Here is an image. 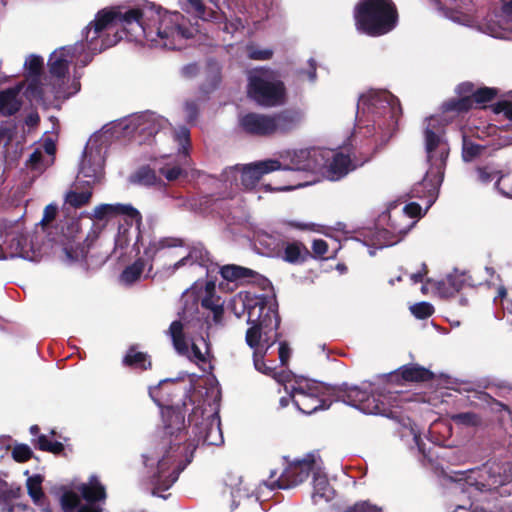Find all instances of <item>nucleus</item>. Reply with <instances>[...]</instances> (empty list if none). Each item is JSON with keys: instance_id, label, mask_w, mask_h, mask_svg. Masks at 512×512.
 Listing matches in <instances>:
<instances>
[{"instance_id": "69168bd1", "label": "nucleus", "mask_w": 512, "mask_h": 512, "mask_svg": "<svg viewBox=\"0 0 512 512\" xmlns=\"http://www.w3.org/2000/svg\"><path fill=\"white\" fill-rule=\"evenodd\" d=\"M290 357V349L285 343H280L279 359L282 365H285Z\"/></svg>"}, {"instance_id": "09e8293b", "label": "nucleus", "mask_w": 512, "mask_h": 512, "mask_svg": "<svg viewBox=\"0 0 512 512\" xmlns=\"http://www.w3.org/2000/svg\"><path fill=\"white\" fill-rule=\"evenodd\" d=\"M272 54V50L270 49H261L253 44L246 46V55L250 59L267 60L271 58Z\"/></svg>"}, {"instance_id": "423d86ee", "label": "nucleus", "mask_w": 512, "mask_h": 512, "mask_svg": "<svg viewBox=\"0 0 512 512\" xmlns=\"http://www.w3.org/2000/svg\"><path fill=\"white\" fill-rule=\"evenodd\" d=\"M401 114L399 101L385 90H370L360 96L357 104V118L362 122H373L374 129L383 136H391Z\"/></svg>"}, {"instance_id": "13d9d810", "label": "nucleus", "mask_w": 512, "mask_h": 512, "mask_svg": "<svg viewBox=\"0 0 512 512\" xmlns=\"http://www.w3.org/2000/svg\"><path fill=\"white\" fill-rule=\"evenodd\" d=\"M242 28H244V26H243L241 19H239V18H235L230 21H227L224 23V26H223V30L226 31L227 33H231V34L239 31Z\"/></svg>"}, {"instance_id": "b1692460", "label": "nucleus", "mask_w": 512, "mask_h": 512, "mask_svg": "<svg viewBox=\"0 0 512 512\" xmlns=\"http://www.w3.org/2000/svg\"><path fill=\"white\" fill-rule=\"evenodd\" d=\"M123 215L136 224L141 223V214L130 204H101L94 208L92 216L99 221L110 220Z\"/></svg>"}, {"instance_id": "aec40b11", "label": "nucleus", "mask_w": 512, "mask_h": 512, "mask_svg": "<svg viewBox=\"0 0 512 512\" xmlns=\"http://www.w3.org/2000/svg\"><path fill=\"white\" fill-rule=\"evenodd\" d=\"M240 129L253 136L274 135L272 114L247 113L239 117Z\"/></svg>"}, {"instance_id": "4468645a", "label": "nucleus", "mask_w": 512, "mask_h": 512, "mask_svg": "<svg viewBox=\"0 0 512 512\" xmlns=\"http://www.w3.org/2000/svg\"><path fill=\"white\" fill-rule=\"evenodd\" d=\"M106 132L94 134L88 140L80 163L79 174L86 178L90 186L101 180L103 176V165L108 144Z\"/></svg>"}, {"instance_id": "bb28decb", "label": "nucleus", "mask_w": 512, "mask_h": 512, "mask_svg": "<svg viewBox=\"0 0 512 512\" xmlns=\"http://www.w3.org/2000/svg\"><path fill=\"white\" fill-rule=\"evenodd\" d=\"M153 258H137L131 265L127 266L119 276L122 285L129 286L139 280L144 274L148 276L152 269Z\"/></svg>"}, {"instance_id": "dca6fc26", "label": "nucleus", "mask_w": 512, "mask_h": 512, "mask_svg": "<svg viewBox=\"0 0 512 512\" xmlns=\"http://www.w3.org/2000/svg\"><path fill=\"white\" fill-rule=\"evenodd\" d=\"M281 168V162L275 159H265L250 163L243 167H232L225 170V179L237 180L240 177L245 189H252L265 174L277 171Z\"/></svg>"}, {"instance_id": "e433bc0d", "label": "nucleus", "mask_w": 512, "mask_h": 512, "mask_svg": "<svg viewBox=\"0 0 512 512\" xmlns=\"http://www.w3.org/2000/svg\"><path fill=\"white\" fill-rule=\"evenodd\" d=\"M401 375L407 381H426L432 378V373L429 370L416 365L402 367Z\"/></svg>"}, {"instance_id": "7c9ffc66", "label": "nucleus", "mask_w": 512, "mask_h": 512, "mask_svg": "<svg viewBox=\"0 0 512 512\" xmlns=\"http://www.w3.org/2000/svg\"><path fill=\"white\" fill-rule=\"evenodd\" d=\"M221 276L227 281H239L241 283L255 281L259 274L239 265H224L220 267Z\"/></svg>"}, {"instance_id": "49530a36", "label": "nucleus", "mask_w": 512, "mask_h": 512, "mask_svg": "<svg viewBox=\"0 0 512 512\" xmlns=\"http://www.w3.org/2000/svg\"><path fill=\"white\" fill-rule=\"evenodd\" d=\"M452 420L459 425L477 426L480 424L478 415L472 412H464L452 416Z\"/></svg>"}, {"instance_id": "f704fd0d", "label": "nucleus", "mask_w": 512, "mask_h": 512, "mask_svg": "<svg viewBox=\"0 0 512 512\" xmlns=\"http://www.w3.org/2000/svg\"><path fill=\"white\" fill-rule=\"evenodd\" d=\"M441 10L443 15L454 23L467 27H474L476 25V19L470 12L450 8H443Z\"/></svg>"}, {"instance_id": "a19ab883", "label": "nucleus", "mask_w": 512, "mask_h": 512, "mask_svg": "<svg viewBox=\"0 0 512 512\" xmlns=\"http://www.w3.org/2000/svg\"><path fill=\"white\" fill-rule=\"evenodd\" d=\"M123 364L125 366H131L140 369H147L151 363L147 360V355L136 351L134 348H131L125 357L123 358Z\"/></svg>"}, {"instance_id": "f8f14e48", "label": "nucleus", "mask_w": 512, "mask_h": 512, "mask_svg": "<svg viewBox=\"0 0 512 512\" xmlns=\"http://www.w3.org/2000/svg\"><path fill=\"white\" fill-rule=\"evenodd\" d=\"M421 216H423L422 208L415 202L408 203L402 208L393 207L387 216L390 230L378 231L377 242L374 245L376 248L394 245L398 240L392 235L406 234L416 224V218Z\"/></svg>"}, {"instance_id": "f257e3e1", "label": "nucleus", "mask_w": 512, "mask_h": 512, "mask_svg": "<svg viewBox=\"0 0 512 512\" xmlns=\"http://www.w3.org/2000/svg\"><path fill=\"white\" fill-rule=\"evenodd\" d=\"M194 26H186L179 12H168L153 3L133 8L103 9L84 31V41L56 49L49 58V76H45V88L29 93L42 97V104L50 106L76 94L80 89L78 80L67 76L69 64L86 66L92 57L116 45L124 36L135 42H145L160 49H181L197 32Z\"/></svg>"}, {"instance_id": "c03bdc74", "label": "nucleus", "mask_w": 512, "mask_h": 512, "mask_svg": "<svg viewBox=\"0 0 512 512\" xmlns=\"http://www.w3.org/2000/svg\"><path fill=\"white\" fill-rule=\"evenodd\" d=\"M36 445L42 451H48L55 454L62 452L64 449V446L61 442L52 441L48 439L46 435H39L36 441Z\"/></svg>"}, {"instance_id": "a18cd8bd", "label": "nucleus", "mask_w": 512, "mask_h": 512, "mask_svg": "<svg viewBox=\"0 0 512 512\" xmlns=\"http://www.w3.org/2000/svg\"><path fill=\"white\" fill-rule=\"evenodd\" d=\"M26 505L14 504L12 499L6 496L5 492L0 490V512H18L25 511Z\"/></svg>"}, {"instance_id": "de8ad7c7", "label": "nucleus", "mask_w": 512, "mask_h": 512, "mask_svg": "<svg viewBox=\"0 0 512 512\" xmlns=\"http://www.w3.org/2000/svg\"><path fill=\"white\" fill-rule=\"evenodd\" d=\"M411 313L418 319H426L434 312V307L428 302H420L410 307Z\"/></svg>"}, {"instance_id": "c9c22d12", "label": "nucleus", "mask_w": 512, "mask_h": 512, "mask_svg": "<svg viewBox=\"0 0 512 512\" xmlns=\"http://www.w3.org/2000/svg\"><path fill=\"white\" fill-rule=\"evenodd\" d=\"M187 5V11L195 13L202 20H216L219 18L217 10L212 8L207 10L203 0H188Z\"/></svg>"}, {"instance_id": "6e6d98bb", "label": "nucleus", "mask_w": 512, "mask_h": 512, "mask_svg": "<svg viewBox=\"0 0 512 512\" xmlns=\"http://www.w3.org/2000/svg\"><path fill=\"white\" fill-rule=\"evenodd\" d=\"M98 258H90V260H97ZM66 260V265L68 267H79L80 269L82 270H85V271H88L89 268H88V260L89 258H74V257H71V258H65Z\"/></svg>"}, {"instance_id": "6e6552de", "label": "nucleus", "mask_w": 512, "mask_h": 512, "mask_svg": "<svg viewBox=\"0 0 512 512\" xmlns=\"http://www.w3.org/2000/svg\"><path fill=\"white\" fill-rule=\"evenodd\" d=\"M354 17L357 29L370 36L390 32L397 22V12L390 0H361Z\"/></svg>"}, {"instance_id": "7ed1b4c3", "label": "nucleus", "mask_w": 512, "mask_h": 512, "mask_svg": "<svg viewBox=\"0 0 512 512\" xmlns=\"http://www.w3.org/2000/svg\"><path fill=\"white\" fill-rule=\"evenodd\" d=\"M229 308L237 318L247 315V323L250 328L246 332V342L254 349V367L259 372L272 376L278 383L283 384L290 377L287 372H274L263 362L267 350L278 338L277 329L279 317L274 299L264 295H256L251 292H239L234 295Z\"/></svg>"}, {"instance_id": "1a4fd4ad", "label": "nucleus", "mask_w": 512, "mask_h": 512, "mask_svg": "<svg viewBox=\"0 0 512 512\" xmlns=\"http://www.w3.org/2000/svg\"><path fill=\"white\" fill-rule=\"evenodd\" d=\"M286 394H289L295 407L304 414H312L320 409H327V396L333 395V389L323 383L302 377L283 383Z\"/></svg>"}, {"instance_id": "20e7f679", "label": "nucleus", "mask_w": 512, "mask_h": 512, "mask_svg": "<svg viewBox=\"0 0 512 512\" xmlns=\"http://www.w3.org/2000/svg\"><path fill=\"white\" fill-rule=\"evenodd\" d=\"M424 142L428 169L423 179L416 183L411 190L412 197L425 200L426 208L422 212L423 215L438 197L450 152L449 144L444 136V123L439 117L431 116L426 119Z\"/></svg>"}, {"instance_id": "0e129e2a", "label": "nucleus", "mask_w": 512, "mask_h": 512, "mask_svg": "<svg viewBox=\"0 0 512 512\" xmlns=\"http://www.w3.org/2000/svg\"><path fill=\"white\" fill-rule=\"evenodd\" d=\"M308 64L309 68L301 73L305 75L310 82H314L316 80V63L313 59H310Z\"/></svg>"}, {"instance_id": "58836bf2", "label": "nucleus", "mask_w": 512, "mask_h": 512, "mask_svg": "<svg viewBox=\"0 0 512 512\" xmlns=\"http://www.w3.org/2000/svg\"><path fill=\"white\" fill-rule=\"evenodd\" d=\"M172 137L174 142L178 145V152L185 158L188 154V148L190 145V132L189 129L182 126L178 129H171Z\"/></svg>"}, {"instance_id": "5701e85b", "label": "nucleus", "mask_w": 512, "mask_h": 512, "mask_svg": "<svg viewBox=\"0 0 512 512\" xmlns=\"http://www.w3.org/2000/svg\"><path fill=\"white\" fill-rule=\"evenodd\" d=\"M183 248L182 254L185 256H204L207 254V251L203 244L195 243L192 245H184L182 240L177 238H163L159 240H154L150 242L149 246L145 250L146 255L158 254V253H166V249L169 248Z\"/></svg>"}, {"instance_id": "4d7b16f0", "label": "nucleus", "mask_w": 512, "mask_h": 512, "mask_svg": "<svg viewBox=\"0 0 512 512\" xmlns=\"http://www.w3.org/2000/svg\"><path fill=\"white\" fill-rule=\"evenodd\" d=\"M166 384H173V381H171L169 379H165V380H163V381H161L159 383V387H153V388L149 389L150 397L153 399V401L158 406H163L164 405L163 402H162V399L159 397V393L163 389V386L166 385Z\"/></svg>"}, {"instance_id": "0eeeda50", "label": "nucleus", "mask_w": 512, "mask_h": 512, "mask_svg": "<svg viewBox=\"0 0 512 512\" xmlns=\"http://www.w3.org/2000/svg\"><path fill=\"white\" fill-rule=\"evenodd\" d=\"M333 396L337 401L357 408L365 414L390 416L392 414L391 400L394 393L387 394L379 391V384L363 382L361 386L343 384L333 389Z\"/></svg>"}, {"instance_id": "72a5a7b5", "label": "nucleus", "mask_w": 512, "mask_h": 512, "mask_svg": "<svg viewBox=\"0 0 512 512\" xmlns=\"http://www.w3.org/2000/svg\"><path fill=\"white\" fill-rule=\"evenodd\" d=\"M43 477L39 474L29 476L26 481L27 491L36 505L43 506L44 493L42 490Z\"/></svg>"}, {"instance_id": "8fccbe9b", "label": "nucleus", "mask_w": 512, "mask_h": 512, "mask_svg": "<svg viewBox=\"0 0 512 512\" xmlns=\"http://www.w3.org/2000/svg\"><path fill=\"white\" fill-rule=\"evenodd\" d=\"M402 437H411L415 446L417 447L418 451L423 454V456H426L425 452V444L422 441V438L420 436V433L418 429L415 426H410L409 428H405L402 431Z\"/></svg>"}, {"instance_id": "5fc2aeb1", "label": "nucleus", "mask_w": 512, "mask_h": 512, "mask_svg": "<svg viewBox=\"0 0 512 512\" xmlns=\"http://www.w3.org/2000/svg\"><path fill=\"white\" fill-rule=\"evenodd\" d=\"M57 206L55 204H49L45 207L43 212V217L40 221V225L45 228L47 225H49L56 217L57 215Z\"/></svg>"}, {"instance_id": "338daca9", "label": "nucleus", "mask_w": 512, "mask_h": 512, "mask_svg": "<svg viewBox=\"0 0 512 512\" xmlns=\"http://www.w3.org/2000/svg\"><path fill=\"white\" fill-rule=\"evenodd\" d=\"M185 112H186L188 121H193L197 114V107H196L195 103H192V102L186 103Z\"/></svg>"}, {"instance_id": "bf43d9fd", "label": "nucleus", "mask_w": 512, "mask_h": 512, "mask_svg": "<svg viewBox=\"0 0 512 512\" xmlns=\"http://www.w3.org/2000/svg\"><path fill=\"white\" fill-rule=\"evenodd\" d=\"M305 249V247L298 242L290 243L286 246L285 249V256H302V252Z\"/></svg>"}, {"instance_id": "f3484780", "label": "nucleus", "mask_w": 512, "mask_h": 512, "mask_svg": "<svg viewBox=\"0 0 512 512\" xmlns=\"http://www.w3.org/2000/svg\"><path fill=\"white\" fill-rule=\"evenodd\" d=\"M458 92L462 95L461 98L444 103L445 112L467 111L473 103L482 104L491 101L496 97L498 91L489 87L475 89L472 83L466 82L458 86Z\"/></svg>"}, {"instance_id": "3c124183", "label": "nucleus", "mask_w": 512, "mask_h": 512, "mask_svg": "<svg viewBox=\"0 0 512 512\" xmlns=\"http://www.w3.org/2000/svg\"><path fill=\"white\" fill-rule=\"evenodd\" d=\"M12 456L17 462H25L31 458L32 450L26 444H17L12 450Z\"/></svg>"}, {"instance_id": "a211bd4d", "label": "nucleus", "mask_w": 512, "mask_h": 512, "mask_svg": "<svg viewBox=\"0 0 512 512\" xmlns=\"http://www.w3.org/2000/svg\"><path fill=\"white\" fill-rule=\"evenodd\" d=\"M486 274L485 277H480L477 271H473L468 274L466 271H460L454 269L452 273H449L446 278L439 282L438 290L445 296H451L458 292L464 285L477 286L483 283L491 284V278L494 275V270L489 267L484 268Z\"/></svg>"}, {"instance_id": "39448f33", "label": "nucleus", "mask_w": 512, "mask_h": 512, "mask_svg": "<svg viewBox=\"0 0 512 512\" xmlns=\"http://www.w3.org/2000/svg\"><path fill=\"white\" fill-rule=\"evenodd\" d=\"M310 473L313 476V502L318 503L320 500L328 502L331 500L334 496V490L323 472L322 461L317 453H309L302 459L293 461L279 477H277V472L272 470L264 485L270 490L290 489L302 483Z\"/></svg>"}, {"instance_id": "c85d7f7f", "label": "nucleus", "mask_w": 512, "mask_h": 512, "mask_svg": "<svg viewBox=\"0 0 512 512\" xmlns=\"http://www.w3.org/2000/svg\"><path fill=\"white\" fill-rule=\"evenodd\" d=\"M25 87L24 83H20L13 88L0 92V112L3 115H12L21 107L20 92Z\"/></svg>"}, {"instance_id": "4c0bfd02", "label": "nucleus", "mask_w": 512, "mask_h": 512, "mask_svg": "<svg viewBox=\"0 0 512 512\" xmlns=\"http://www.w3.org/2000/svg\"><path fill=\"white\" fill-rule=\"evenodd\" d=\"M130 181L139 185L151 186L157 183L158 178L154 169H151L148 166H143L130 176Z\"/></svg>"}, {"instance_id": "412c9836", "label": "nucleus", "mask_w": 512, "mask_h": 512, "mask_svg": "<svg viewBox=\"0 0 512 512\" xmlns=\"http://www.w3.org/2000/svg\"><path fill=\"white\" fill-rule=\"evenodd\" d=\"M56 146L50 139L35 148L26 161V167L33 172V177L42 174L54 162Z\"/></svg>"}, {"instance_id": "864d4df0", "label": "nucleus", "mask_w": 512, "mask_h": 512, "mask_svg": "<svg viewBox=\"0 0 512 512\" xmlns=\"http://www.w3.org/2000/svg\"><path fill=\"white\" fill-rule=\"evenodd\" d=\"M346 512H382V509L369 501H359L348 508Z\"/></svg>"}, {"instance_id": "37998d69", "label": "nucleus", "mask_w": 512, "mask_h": 512, "mask_svg": "<svg viewBox=\"0 0 512 512\" xmlns=\"http://www.w3.org/2000/svg\"><path fill=\"white\" fill-rule=\"evenodd\" d=\"M477 173H478L479 181L482 183H489L494 178H497L498 180H500L502 178L501 171L492 165L479 167L477 169ZM498 185H499V181H497L496 187H498Z\"/></svg>"}, {"instance_id": "cd10ccee", "label": "nucleus", "mask_w": 512, "mask_h": 512, "mask_svg": "<svg viewBox=\"0 0 512 512\" xmlns=\"http://www.w3.org/2000/svg\"><path fill=\"white\" fill-rule=\"evenodd\" d=\"M274 134H283L295 129L302 121L303 115L300 111L284 110L272 114Z\"/></svg>"}, {"instance_id": "a878e982", "label": "nucleus", "mask_w": 512, "mask_h": 512, "mask_svg": "<svg viewBox=\"0 0 512 512\" xmlns=\"http://www.w3.org/2000/svg\"><path fill=\"white\" fill-rule=\"evenodd\" d=\"M139 225L135 228L128 226H120L115 239V252L120 256L139 254L137 241L139 238Z\"/></svg>"}, {"instance_id": "2eb2a0df", "label": "nucleus", "mask_w": 512, "mask_h": 512, "mask_svg": "<svg viewBox=\"0 0 512 512\" xmlns=\"http://www.w3.org/2000/svg\"><path fill=\"white\" fill-rule=\"evenodd\" d=\"M168 121L153 112H144L130 116L115 126V129L123 131L125 137H144L150 138L165 129Z\"/></svg>"}, {"instance_id": "052dcab7", "label": "nucleus", "mask_w": 512, "mask_h": 512, "mask_svg": "<svg viewBox=\"0 0 512 512\" xmlns=\"http://www.w3.org/2000/svg\"><path fill=\"white\" fill-rule=\"evenodd\" d=\"M495 112L503 113L507 119L512 120V104L507 101L499 102L495 106Z\"/></svg>"}, {"instance_id": "680f3d73", "label": "nucleus", "mask_w": 512, "mask_h": 512, "mask_svg": "<svg viewBox=\"0 0 512 512\" xmlns=\"http://www.w3.org/2000/svg\"><path fill=\"white\" fill-rule=\"evenodd\" d=\"M284 224L297 230H312L314 228L313 223L297 221V220H286Z\"/></svg>"}, {"instance_id": "393cba45", "label": "nucleus", "mask_w": 512, "mask_h": 512, "mask_svg": "<svg viewBox=\"0 0 512 512\" xmlns=\"http://www.w3.org/2000/svg\"><path fill=\"white\" fill-rule=\"evenodd\" d=\"M497 20L488 21L483 31L494 38L512 39V0L506 3Z\"/></svg>"}, {"instance_id": "ea45409f", "label": "nucleus", "mask_w": 512, "mask_h": 512, "mask_svg": "<svg viewBox=\"0 0 512 512\" xmlns=\"http://www.w3.org/2000/svg\"><path fill=\"white\" fill-rule=\"evenodd\" d=\"M89 187H91V185ZM91 197V188L83 191L71 190L66 194L65 201L70 206L79 208L86 205L90 201Z\"/></svg>"}, {"instance_id": "4be33fe9", "label": "nucleus", "mask_w": 512, "mask_h": 512, "mask_svg": "<svg viewBox=\"0 0 512 512\" xmlns=\"http://www.w3.org/2000/svg\"><path fill=\"white\" fill-rule=\"evenodd\" d=\"M24 67L26 69V81L27 86L25 89V95L30 101L42 103V97L34 96L29 93L32 86L37 90L45 88V80L41 72L43 69V59L36 55H30L27 57Z\"/></svg>"}, {"instance_id": "473e14b6", "label": "nucleus", "mask_w": 512, "mask_h": 512, "mask_svg": "<svg viewBox=\"0 0 512 512\" xmlns=\"http://www.w3.org/2000/svg\"><path fill=\"white\" fill-rule=\"evenodd\" d=\"M201 304L204 308L210 310L212 313L214 324L222 325L224 315V301L221 299V297L216 296L211 291L207 290V295L201 300Z\"/></svg>"}, {"instance_id": "ddd939ff", "label": "nucleus", "mask_w": 512, "mask_h": 512, "mask_svg": "<svg viewBox=\"0 0 512 512\" xmlns=\"http://www.w3.org/2000/svg\"><path fill=\"white\" fill-rule=\"evenodd\" d=\"M168 334L172 340L174 349L179 355L185 356L198 365H205L209 360V345L201 336L202 347L191 335V324L173 321L169 327Z\"/></svg>"}, {"instance_id": "2f4dec72", "label": "nucleus", "mask_w": 512, "mask_h": 512, "mask_svg": "<svg viewBox=\"0 0 512 512\" xmlns=\"http://www.w3.org/2000/svg\"><path fill=\"white\" fill-rule=\"evenodd\" d=\"M226 486L227 488L223 494L224 497L228 496L230 498V511L232 512L238 507L242 499L249 498V494L248 490L242 486V479L240 477H232L230 483Z\"/></svg>"}, {"instance_id": "774afa93", "label": "nucleus", "mask_w": 512, "mask_h": 512, "mask_svg": "<svg viewBox=\"0 0 512 512\" xmlns=\"http://www.w3.org/2000/svg\"><path fill=\"white\" fill-rule=\"evenodd\" d=\"M39 122V115L38 113L34 112V113H30L26 119H25V123L27 126L29 127H34L38 124Z\"/></svg>"}, {"instance_id": "79ce46f5", "label": "nucleus", "mask_w": 512, "mask_h": 512, "mask_svg": "<svg viewBox=\"0 0 512 512\" xmlns=\"http://www.w3.org/2000/svg\"><path fill=\"white\" fill-rule=\"evenodd\" d=\"M484 151L485 147L464 139L462 157L465 162H470L476 157L481 156Z\"/></svg>"}, {"instance_id": "603ef678", "label": "nucleus", "mask_w": 512, "mask_h": 512, "mask_svg": "<svg viewBox=\"0 0 512 512\" xmlns=\"http://www.w3.org/2000/svg\"><path fill=\"white\" fill-rule=\"evenodd\" d=\"M158 170L169 181L178 179L182 174V168L179 165L171 166L169 163L165 164L164 166H159Z\"/></svg>"}, {"instance_id": "6ab92c4d", "label": "nucleus", "mask_w": 512, "mask_h": 512, "mask_svg": "<svg viewBox=\"0 0 512 512\" xmlns=\"http://www.w3.org/2000/svg\"><path fill=\"white\" fill-rule=\"evenodd\" d=\"M318 150H287L280 152L278 158L281 162V168L279 170L288 171H308L315 173L319 171L323 164L318 161Z\"/></svg>"}, {"instance_id": "f03ea898", "label": "nucleus", "mask_w": 512, "mask_h": 512, "mask_svg": "<svg viewBox=\"0 0 512 512\" xmlns=\"http://www.w3.org/2000/svg\"><path fill=\"white\" fill-rule=\"evenodd\" d=\"M164 438L156 447L142 455L147 481L152 494L166 498L161 492L176 482L179 474L192 461L200 443L218 446L223 443L220 417L214 408L197 406L189 415L191 433L184 431V415L179 409L167 407L163 411Z\"/></svg>"}, {"instance_id": "e2e57ef3", "label": "nucleus", "mask_w": 512, "mask_h": 512, "mask_svg": "<svg viewBox=\"0 0 512 512\" xmlns=\"http://www.w3.org/2000/svg\"><path fill=\"white\" fill-rule=\"evenodd\" d=\"M312 248L316 255L321 256L328 251V243L323 239H315Z\"/></svg>"}, {"instance_id": "9b49d317", "label": "nucleus", "mask_w": 512, "mask_h": 512, "mask_svg": "<svg viewBox=\"0 0 512 512\" xmlns=\"http://www.w3.org/2000/svg\"><path fill=\"white\" fill-rule=\"evenodd\" d=\"M77 488L78 492H62L60 503L64 512H102L98 502L105 500L106 492L97 476H90L87 483H82Z\"/></svg>"}, {"instance_id": "c756f323", "label": "nucleus", "mask_w": 512, "mask_h": 512, "mask_svg": "<svg viewBox=\"0 0 512 512\" xmlns=\"http://www.w3.org/2000/svg\"><path fill=\"white\" fill-rule=\"evenodd\" d=\"M354 168L355 165H353L348 155L335 153L326 167L327 178L332 181L339 180Z\"/></svg>"}, {"instance_id": "9d476101", "label": "nucleus", "mask_w": 512, "mask_h": 512, "mask_svg": "<svg viewBox=\"0 0 512 512\" xmlns=\"http://www.w3.org/2000/svg\"><path fill=\"white\" fill-rule=\"evenodd\" d=\"M248 96L261 106L281 105L285 100V88L276 72L258 68L248 73Z\"/></svg>"}]
</instances>
